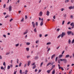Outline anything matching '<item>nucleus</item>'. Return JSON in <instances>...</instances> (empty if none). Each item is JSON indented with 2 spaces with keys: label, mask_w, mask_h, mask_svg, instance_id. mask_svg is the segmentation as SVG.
Masks as SVG:
<instances>
[{
  "label": "nucleus",
  "mask_w": 74,
  "mask_h": 74,
  "mask_svg": "<svg viewBox=\"0 0 74 74\" xmlns=\"http://www.w3.org/2000/svg\"><path fill=\"white\" fill-rule=\"evenodd\" d=\"M73 16L72 15H71V19H73Z\"/></svg>",
  "instance_id": "nucleus-61"
},
{
  "label": "nucleus",
  "mask_w": 74,
  "mask_h": 74,
  "mask_svg": "<svg viewBox=\"0 0 74 74\" xmlns=\"http://www.w3.org/2000/svg\"><path fill=\"white\" fill-rule=\"evenodd\" d=\"M30 56H27V58H30Z\"/></svg>",
  "instance_id": "nucleus-59"
},
{
  "label": "nucleus",
  "mask_w": 74,
  "mask_h": 74,
  "mask_svg": "<svg viewBox=\"0 0 74 74\" xmlns=\"http://www.w3.org/2000/svg\"><path fill=\"white\" fill-rule=\"evenodd\" d=\"M10 69V66H8L7 67V69L8 70H9Z\"/></svg>",
  "instance_id": "nucleus-23"
},
{
  "label": "nucleus",
  "mask_w": 74,
  "mask_h": 74,
  "mask_svg": "<svg viewBox=\"0 0 74 74\" xmlns=\"http://www.w3.org/2000/svg\"><path fill=\"white\" fill-rule=\"evenodd\" d=\"M71 72H72V70H71L70 71H69V74H71Z\"/></svg>",
  "instance_id": "nucleus-42"
},
{
  "label": "nucleus",
  "mask_w": 74,
  "mask_h": 74,
  "mask_svg": "<svg viewBox=\"0 0 74 74\" xmlns=\"http://www.w3.org/2000/svg\"><path fill=\"white\" fill-rule=\"evenodd\" d=\"M5 6H6V5L5 4H4L3 5V8H5Z\"/></svg>",
  "instance_id": "nucleus-48"
},
{
  "label": "nucleus",
  "mask_w": 74,
  "mask_h": 74,
  "mask_svg": "<svg viewBox=\"0 0 74 74\" xmlns=\"http://www.w3.org/2000/svg\"><path fill=\"white\" fill-rule=\"evenodd\" d=\"M2 59V57H1V56H0V59Z\"/></svg>",
  "instance_id": "nucleus-63"
},
{
  "label": "nucleus",
  "mask_w": 74,
  "mask_h": 74,
  "mask_svg": "<svg viewBox=\"0 0 74 74\" xmlns=\"http://www.w3.org/2000/svg\"><path fill=\"white\" fill-rule=\"evenodd\" d=\"M26 44L27 45H29L30 44V43L29 42H27L26 43Z\"/></svg>",
  "instance_id": "nucleus-20"
},
{
  "label": "nucleus",
  "mask_w": 74,
  "mask_h": 74,
  "mask_svg": "<svg viewBox=\"0 0 74 74\" xmlns=\"http://www.w3.org/2000/svg\"><path fill=\"white\" fill-rule=\"evenodd\" d=\"M64 8H61V11H63V10H64Z\"/></svg>",
  "instance_id": "nucleus-47"
},
{
  "label": "nucleus",
  "mask_w": 74,
  "mask_h": 74,
  "mask_svg": "<svg viewBox=\"0 0 74 74\" xmlns=\"http://www.w3.org/2000/svg\"><path fill=\"white\" fill-rule=\"evenodd\" d=\"M36 65H35L34 66H33V69H34L35 68H36Z\"/></svg>",
  "instance_id": "nucleus-32"
},
{
  "label": "nucleus",
  "mask_w": 74,
  "mask_h": 74,
  "mask_svg": "<svg viewBox=\"0 0 74 74\" xmlns=\"http://www.w3.org/2000/svg\"><path fill=\"white\" fill-rule=\"evenodd\" d=\"M64 52H65L64 50L63 51V52H62V55H63V54L64 53Z\"/></svg>",
  "instance_id": "nucleus-52"
},
{
  "label": "nucleus",
  "mask_w": 74,
  "mask_h": 74,
  "mask_svg": "<svg viewBox=\"0 0 74 74\" xmlns=\"http://www.w3.org/2000/svg\"><path fill=\"white\" fill-rule=\"evenodd\" d=\"M63 56V55H60L59 56V58H61Z\"/></svg>",
  "instance_id": "nucleus-19"
},
{
  "label": "nucleus",
  "mask_w": 74,
  "mask_h": 74,
  "mask_svg": "<svg viewBox=\"0 0 74 74\" xmlns=\"http://www.w3.org/2000/svg\"><path fill=\"white\" fill-rule=\"evenodd\" d=\"M51 64V63L49 62L47 64V66H48L49 65H50Z\"/></svg>",
  "instance_id": "nucleus-24"
},
{
  "label": "nucleus",
  "mask_w": 74,
  "mask_h": 74,
  "mask_svg": "<svg viewBox=\"0 0 74 74\" xmlns=\"http://www.w3.org/2000/svg\"><path fill=\"white\" fill-rule=\"evenodd\" d=\"M70 23H71V22L70 21L68 22L67 23L68 25H69V24H70Z\"/></svg>",
  "instance_id": "nucleus-62"
},
{
  "label": "nucleus",
  "mask_w": 74,
  "mask_h": 74,
  "mask_svg": "<svg viewBox=\"0 0 74 74\" xmlns=\"http://www.w3.org/2000/svg\"><path fill=\"white\" fill-rule=\"evenodd\" d=\"M42 64H43V63L42 62V63H41V64H40V67H41V66H42Z\"/></svg>",
  "instance_id": "nucleus-58"
},
{
  "label": "nucleus",
  "mask_w": 74,
  "mask_h": 74,
  "mask_svg": "<svg viewBox=\"0 0 74 74\" xmlns=\"http://www.w3.org/2000/svg\"><path fill=\"white\" fill-rule=\"evenodd\" d=\"M35 59H38V57L36 56L34 58Z\"/></svg>",
  "instance_id": "nucleus-35"
},
{
  "label": "nucleus",
  "mask_w": 74,
  "mask_h": 74,
  "mask_svg": "<svg viewBox=\"0 0 74 74\" xmlns=\"http://www.w3.org/2000/svg\"><path fill=\"white\" fill-rule=\"evenodd\" d=\"M36 26H38V22H36Z\"/></svg>",
  "instance_id": "nucleus-49"
},
{
  "label": "nucleus",
  "mask_w": 74,
  "mask_h": 74,
  "mask_svg": "<svg viewBox=\"0 0 74 74\" xmlns=\"http://www.w3.org/2000/svg\"><path fill=\"white\" fill-rule=\"evenodd\" d=\"M71 31H68L67 32V33L68 34V35H70L71 34Z\"/></svg>",
  "instance_id": "nucleus-6"
},
{
  "label": "nucleus",
  "mask_w": 74,
  "mask_h": 74,
  "mask_svg": "<svg viewBox=\"0 0 74 74\" xmlns=\"http://www.w3.org/2000/svg\"><path fill=\"white\" fill-rule=\"evenodd\" d=\"M55 56H56V55L55 54H54L52 55L51 58V59H53V58L54 57H55Z\"/></svg>",
  "instance_id": "nucleus-11"
},
{
  "label": "nucleus",
  "mask_w": 74,
  "mask_h": 74,
  "mask_svg": "<svg viewBox=\"0 0 74 74\" xmlns=\"http://www.w3.org/2000/svg\"><path fill=\"white\" fill-rule=\"evenodd\" d=\"M50 50H51V48H49L47 50V52H48V51H50Z\"/></svg>",
  "instance_id": "nucleus-40"
},
{
  "label": "nucleus",
  "mask_w": 74,
  "mask_h": 74,
  "mask_svg": "<svg viewBox=\"0 0 74 74\" xmlns=\"http://www.w3.org/2000/svg\"><path fill=\"white\" fill-rule=\"evenodd\" d=\"M28 33V30H27L25 32H24L23 33L24 35H25L26 34H27Z\"/></svg>",
  "instance_id": "nucleus-9"
},
{
  "label": "nucleus",
  "mask_w": 74,
  "mask_h": 74,
  "mask_svg": "<svg viewBox=\"0 0 74 74\" xmlns=\"http://www.w3.org/2000/svg\"><path fill=\"white\" fill-rule=\"evenodd\" d=\"M74 6L72 7V6H71L69 7V10H71V9H74Z\"/></svg>",
  "instance_id": "nucleus-8"
},
{
  "label": "nucleus",
  "mask_w": 74,
  "mask_h": 74,
  "mask_svg": "<svg viewBox=\"0 0 74 74\" xmlns=\"http://www.w3.org/2000/svg\"><path fill=\"white\" fill-rule=\"evenodd\" d=\"M19 62V59H17V63H18V64H19V62Z\"/></svg>",
  "instance_id": "nucleus-28"
},
{
  "label": "nucleus",
  "mask_w": 74,
  "mask_h": 74,
  "mask_svg": "<svg viewBox=\"0 0 74 74\" xmlns=\"http://www.w3.org/2000/svg\"><path fill=\"white\" fill-rule=\"evenodd\" d=\"M24 18H23H23L21 20V22H23V21H24Z\"/></svg>",
  "instance_id": "nucleus-31"
},
{
  "label": "nucleus",
  "mask_w": 74,
  "mask_h": 74,
  "mask_svg": "<svg viewBox=\"0 0 74 74\" xmlns=\"http://www.w3.org/2000/svg\"><path fill=\"white\" fill-rule=\"evenodd\" d=\"M60 61H64V63H67V60L65 59H60Z\"/></svg>",
  "instance_id": "nucleus-2"
},
{
  "label": "nucleus",
  "mask_w": 74,
  "mask_h": 74,
  "mask_svg": "<svg viewBox=\"0 0 74 74\" xmlns=\"http://www.w3.org/2000/svg\"><path fill=\"white\" fill-rule=\"evenodd\" d=\"M3 66H5V62H3Z\"/></svg>",
  "instance_id": "nucleus-30"
},
{
  "label": "nucleus",
  "mask_w": 74,
  "mask_h": 74,
  "mask_svg": "<svg viewBox=\"0 0 74 74\" xmlns=\"http://www.w3.org/2000/svg\"><path fill=\"white\" fill-rule=\"evenodd\" d=\"M51 44V42H49L47 43V45H50Z\"/></svg>",
  "instance_id": "nucleus-21"
},
{
  "label": "nucleus",
  "mask_w": 74,
  "mask_h": 74,
  "mask_svg": "<svg viewBox=\"0 0 74 74\" xmlns=\"http://www.w3.org/2000/svg\"><path fill=\"white\" fill-rule=\"evenodd\" d=\"M38 40H37L36 41V44H37V43H38Z\"/></svg>",
  "instance_id": "nucleus-60"
},
{
  "label": "nucleus",
  "mask_w": 74,
  "mask_h": 74,
  "mask_svg": "<svg viewBox=\"0 0 74 74\" xmlns=\"http://www.w3.org/2000/svg\"><path fill=\"white\" fill-rule=\"evenodd\" d=\"M71 34L72 36H73V35H74V33L72 32H71Z\"/></svg>",
  "instance_id": "nucleus-54"
},
{
  "label": "nucleus",
  "mask_w": 74,
  "mask_h": 74,
  "mask_svg": "<svg viewBox=\"0 0 74 74\" xmlns=\"http://www.w3.org/2000/svg\"><path fill=\"white\" fill-rule=\"evenodd\" d=\"M1 70H4V68L3 66H1Z\"/></svg>",
  "instance_id": "nucleus-36"
},
{
  "label": "nucleus",
  "mask_w": 74,
  "mask_h": 74,
  "mask_svg": "<svg viewBox=\"0 0 74 74\" xmlns=\"http://www.w3.org/2000/svg\"><path fill=\"white\" fill-rule=\"evenodd\" d=\"M30 61H29L28 62L27 66H29L30 65Z\"/></svg>",
  "instance_id": "nucleus-14"
},
{
  "label": "nucleus",
  "mask_w": 74,
  "mask_h": 74,
  "mask_svg": "<svg viewBox=\"0 0 74 74\" xmlns=\"http://www.w3.org/2000/svg\"><path fill=\"white\" fill-rule=\"evenodd\" d=\"M34 31L35 33H37V30L36 28L34 29Z\"/></svg>",
  "instance_id": "nucleus-22"
},
{
  "label": "nucleus",
  "mask_w": 74,
  "mask_h": 74,
  "mask_svg": "<svg viewBox=\"0 0 74 74\" xmlns=\"http://www.w3.org/2000/svg\"><path fill=\"white\" fill-rule=\"evenodd\" d=\"M68 43H69V44H70V43H71V40H70V39L69 40Z\"/></svg>",
  "instance_id": "nucleus-18"
},
{
  "label": "nucleus",
  "mask_w": 74,
  "mask_h": 74,
  "mask_svg": "<svg viewBox=\"0 0 74 74\" xmlns=\"http://www.w3.org/2000/svg\"><path fill=\"white\" fill-rule=\"evenodd\" d=\"M44 23H43V21H41L40 23V25L41 26H42L43 25Z\"/></svg>",
  "instance_id": "nucleus-13"
},
{
  "label": "nucleus",
  "mask_w": 74,
  "mask_h": 74,
  "mask_svg": "<svg viewBox=\"0 0 74 74\" xmlns=\"http://www.w3.org/2000/svg\"><path fill=\"white\" fill-rule=\"evenodd\" d=\"M50 13V12H49L48 11H47V16H49V15Z\"/></svg>",
  "instance_id": "nucleus-10"
},
{
  "label": "nucleus",
  "mask_w": 74,
  "mask_h": 74,
  "mask_svg": "<svg viewBox=\"0 0 74 74\" xmlns=\"http://www.w3.org/2000/svg\"><path fill=\"white\" fill-rule=\"evenodd\" d=\"M8 16L7 15L6 16H5V18H8Z\"/></svg>",
  "instance_id": "nucleus-64"
},
{
  "label": "nucleus",
  "mask_w": 74,
  "mask_h": 74,
  "mask_svg": "<svg viewBox=\"0 0 74 74\" xmlns=\"http://www.w3.org/2000/svg\"><path fill=\"white\" fill-rule=\"evenodd\" d=\"M55 69H54L52 71V74H55Z\"/></svg>",
  "instance_id": "nucleus-15"
},
{
  "label": "nucleus",
  "mask_w": 74,
  "mask_h": 74,
  "mask_svg": "<svg viewBox=\"0 0 74 74\" xmlns=\"http://www.w3.org/2000/svg\"><path fill=\"white\" fill-rule=\"evenodd\" d=\"M13 21V19L12 18H11L10 19V22H11V21Z\"/></svg>",
  "instance_id": "nucleus-46"
},
{
  "label": "nucleus",
  "mask_w": 74,
  "mask_h": 74,
  "mask_svg": "<svg viewBox=\"0 0 74 74\" xmlns=\"http://www.w3.org/2000/svg\"><path fill=\"white\" fill-rule=\"evenodd\" d=\"M10 53V52H7L6 53V55H9Z\"/></svg>",
  "instance_id": "nucleus-17"
},
{
  "label": "nucleus",
  "mask_w": 74,
  "mask_h": 74,
  "mask_svg": "<svg viewBox=\"0 0 74 74\" xmlns=\"http://www.w3.org/2000/svg\"><path fill=\"white\" fill-rule=\"evenodd\" d=\"M26 49L27 51H29V48H26Z\"/></svg>",
  "instance_id": "nucleus-27"
},
{
  "label": "nucleus",
  "mask_w": 74,
  "mask_h": 74,
  "mask_svg": "<svg viewBox=\"0 0 74 74\" xmlns=\"http://www.w3.org/2000/svg\"><path fill=\"white\" fill-rule=\"evenodd\" d=\"M27 18V15H25V19H26Z\"/></svg>",
  "instance_id": "nucleus-44"
},
{
  "label": "nucleus",
  "mask_w": 74,
  "mask_h": 74,
  "mask_svg": "<svg viewBox=\"0 0 74 74\" xmlns=\"http://www.w3.org/2000/svg\"><path fill=\"white\" fill-rule=\"evenodd\" d=\"M22 71L21 70L20 71V74H22Z\"/></svg>",
  "instance_id": "nucleus-33"
},
{
  "label": "nucleus",
  "mask_w": 74,
  "mask_h": 74,
  "mask_svg": "<svg viewBox=\"0 0 74 74\" xmlns=\"http://www.w3.org/2000/svg\"><path fill=\"white\" fill-rule=\"evenodd\" d=\"M3 36L4 37H5V38H6V35H3Z\"/></svg>",
  "instance_id": "nucleus-51"
},
{
  "label": "nucleus",
  "mask_w": 74,
  "mask_h": 74,
  "mask_svg": "<svg viewBox=\"0 0 74 74\" xmlns=\"http://www.w3.org/2000/svg\"><path fill=\"white\" fill-rule=\"evenodd\" d=\"M61 68L62 71H63V70H64V69H63V68L62 67H61Z\"/></svg>",
  "instance_id": "nucleus-45"
},
{
  "label": "nucleus",
  "mask_w": 74,
  "mask_h": 74,
  "mask_svg": "<svg viewBox=\"0 0 74 74\" xmlns=\"http://www.w3.org/2000/svg\"><path fill=\"white\" fill-rule=\"evenodd\" d=\"M19 46V43H18L16 45V47H18Z\"/></svg>",
  "instance_id": "nucleus-37"
},
{
  "label": "nucleus",
  "mask_w": 74,
  "mask_h": 74,
  "mask_svg": "<svg viewBox=\"0 0 74 74\" xmlns=\"http://www.w3.org/2000/svg\"><path fill=\"white\" fill-rule=\"evenodd\" d=\"M57 32H59V31L60 30V29H59V28L58 29H57Z\"/></svg>",
  "instance_id": "nucleus-53"
},
{
  "label": "nucleus",
  "mask_w": 74,
  "mask_h": 74,
  "mask_svg": "<svg viewBox=\"0 0 74 74\" xmlns=\"http://www.w3.org/2000/svg\"><path fill=\"white\" fill-rule=\"evenodd\" d=\"M10 67H11V68H12V67H13V66L12 65V64H10Z\"/></svg>",
  "instance_id": "nucleus-43"
},
{
  "label": "nucleus",
  "mask_w": 74,
  "mask_h": 74,
  "mask_svg": "<svg viewBox=\"0 0 74 74\" xmlns=\"http://www.w3.org/2000/svg\"><path fill=\"white\" fill-rule=\"evenodd\" d=\"M51 70H47V73H48V74L49 73H50V72H51Z\"/></svg>",
  "instance_id": "nucleus-16"
},
{
  "label": "nucleus",
  "mask_w": 74,
  "mask_h": 74,
  "mask_svg": "<svg viewBox=\"0 0 74 74\" xmlns=\"http://www.w3.org/2000/svg\"><path fill=\"white\" fill-rule=\"evenodd\" d=\"M34 64H35V63H33L32 64V66H34Z\"/></svg>",
  "instance_id": "nucleus-57"
},
{
  "label": "nucleus",
  "mask_w": 74,
  "mask_h": 74,
  "mask_svg": "<svg viewBox=\"0 0 74 74\" xmlns=\"http://www.w3.org/2000/svg\"><path fill=\"white\" fill-rule=\"evenodd\" d=\"M74 0H71V2L72 3H74Z\"/></svg>",
  "instance_id": "nucleus-38"
},
{
  "label": "nucleus",
  "mask_w": 74,
  "mask_h": 74,
  "mask_svg": "<svg viewBox=\"0 0 74 74\" xmlns=\"http://www.w3.org/2000/svg\"><path fill=\"white\" fill-rule=\"evenodd\" d=\"M69 0H66L65 3H67V2H69Z\"/></svg>",
  "instance_id": "nucleus-26"
},
{
  "label": "nucleus",
  "mask_w": 74,
  "mask_h": 74,
  "mask_svg": "<svg viewBox=\"0 0 74 74\" xmlns=\"http://www.w3.org/2000/svg\"><path fill=\"white\" fill-rule=\"evenodd\" d=\"M71 26H72V27L71 28L72 29H73V28H74V23H71V24H70Z\"/></svg>",
  "instance_id": "nucleus-3"
},
{
  "label": "nucleus",
  "mask_w": 74,
  "mask_h": 74,
  "mask_svg": "<svg viewBox=\"0 0 74 74\" xmlns=\"http://www.w3.org/2000/svg\"><path fill=\"white\" fill-rule=\"evenodd\" d=\"M21 65H22V63L20 62L19 64V66L21 67Z\"/></svg>",
  "instance_id": "nucleus-29"
},
{
  "label": "nucleus",
  "mask_w": 74,
  "mask_h": 74,
  "mask_svg": "<svg viewBox=\"0 0 74 74\" xmlns=\"http://www.w3.org/2000/svg\"><path fill=\"white\" fill-rule=\"evenodd\" d=\"M41 70H39V71H38V73H41Z\"/></svg>",
  "instance_id": "nucleus-50"
},
{
  "label": "nucleus",
  "mask_w": 74,
  "mask_h": 74,
  "mask_svg": "<svg viewBox=\"0 0 74 74\" xmlns=\"http://www.w3.org/2000/svg\"><path fill=\"white\" fill-rule=\"evenodd\" d=\"M58 60V57H56V62H57Z\"/></svg>",
  "instance_id": "nucleus-41"
},
{
  "label": "nucleus",
  "mask_w": 74,
  "mask_h": 74,
  "mask_svg": "<svg viewBox=\"0 0 74 74\" xmlns=\"http://www.w3.org/2000/svg\"><path fill=\"white\" fill-rule=\"evenodd\" d=\"M74 39L73 40L72 42V44H73V43H74Z\"/></svg>",
  "instance_id": "nucleus-55"
},
{
  "label": "nucleus",
  "mask_w": 74,
  "mask_h": 74,
  "mask_svg": "<svg viewBox=\"0 0 74 74\" xmlns=\"http://www.w3.org/2000/svg\"><path fill=\"white\" fill-rule=\"evenodd\" d=\"M42 15V12L41 11L39 13V16H41Z\"/></svg>",
  "instance_id": "nucleus-7"
},
{
  "label": "nucleus",
  "mask_w": 74,
  "mask_h": 74,
  "mask_svg": "<svg viewBox=\"0 0 74 74\" xmlns=\"http://www.w3.org/2000/svg\"><path fill=\"white\" fill-rule=\"evenodd\" d=\"M55 65H53V66H52V69H53V68H54L55 67Z\"/></svg>",
  "instance_id": "nucleus-25"
},
{
  "label": "nucleus",
  "mask_w": 74,
  "mask_h": 74,
  "mask_svg": "<svg viewBox=\"0 0 74 74\" xmlns=\"http://www.w3.org/2000/svg\"><path fill=\"white\" fill-rule=\"evenodd\" d=\"M69 57H70V55L68 54L66 56L65 58H69Z\"/></svg>",
  "instance_id": "nucleus-12"
},
{
  "label": "nucleus",
  "mask_w": 74,
  "mask_h": 74,
  "mask_svg": "<svg viewBox=\"0 0 74 74\" xmlns=\"http://www.w3.org/2000/svg\"><path fill=\"white\" fill-rule=\"evenodd\" d=\"M12 10V7L11 6H10L9 7V11H11V10Z\"/></svg>",
  "instance_id": "nucleus-4"
},
{
  "label": "nucleus",
  "mask_w": 74,
  "mask_h": 74,
  "mask_svg": "<svg viewBox=\"0 0 74 74\" xmlns=\"http://www.w3.org/2000/svg\"><path fill=\"white\" fill-rule=\"evenodd\" d=\"M66 35V33L65 32H62V34L59 35L58 37V38H60V37L61 38H62V37H64V36H65Z\"/></svg>",
  "instance_id": "nucleus-1"
},
{
  "label": "nucleus",
  "mask_w": 74,
  "mask_h": 74,
  "mask_svg": "<svg viewBox=\"0 0 74 74\" xmlns=\"http://www.w3.org/2000/svg\"><path fill=\"white\" fill-rule=\"evenodd\" d=\"M58 66H59V69H61V67H60V65L58 64Z\"/></svg>",
  "instance_id": "nucleus-34"
},
{
  "label": "nucleus",
  "mask_w": 74,
  "mask_h": 74,
  "mask_svg": "<svg viewBox=\"0 0 74 74\" xmlns=\"http://www.w3.org/2000/svg\"><path fill=\"white\" fill-rule=\"evenodd\" d=\"M64 21H62V25H64Z\"/></svg>",
  "instance_id": "nucleus-39"
},
{
  "label": "nucleus",
  "mask_w": 74,
  "mask_h": 74,
  "mask_svg": "<svg viewBox=\"0 0 74 74\" xmlns=\"http://www.w3.org/2000/svg\"><path fill=\"white\" fill-rule=\"evenodd\" d=\"M42 36V35L41 34H39V37H41Z\"/></svg>",
  "instance_id": "nucleus-56"
},
{
  "label": "nucleus",
  "mask_w": 74,
  "mask_h": 74,
  "mask_svg": "<svg viewBox=\"0 0 74 74\" xmlns=\"http://www.w3.org/2000/svg\"><path fill=\"white\" fill-rule=\"evenodd\" d=\"M32 24L33 27H34H34H35V23H34V22H32Z\"/></svg>",
  "instance_id": "nucleus-5"
}]
</instances>
